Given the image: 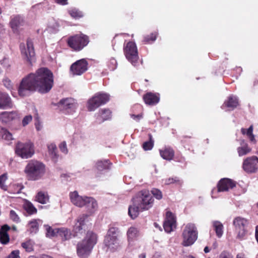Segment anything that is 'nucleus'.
Masks as SVG:
<instances>
[{
	"label": "nucleus",
	"mask_w": 258,
	"mask_h": 258,
	"mask_svg": "<svg viewBox=\"0 0 258 258\" xmlns=\"http://www.w3.org/2000/svg\"><path fill=\"white\" fill-rule=\"evenodd\" d=\"M53 85L52 73L46 68H41L35 73H31L22 80L18 88V93L22 97L35 91L46 93L51 89Z\"/></svg>",
	"instance_id": "obj_1"
},
{
	"label": "nucleus",
	"mask_w": 258,
	"mask_h": 258,
	"mask_svg": "<svg viewBox=\"0 0 258 258\" xmlns=\"http://www.w3.org/2000/svg\"><path fill=\"white\" fill-rule=\"evenodd\" d=\"M154 199L149 190L139 192L133 199V205L128 207V215L132 219L136 218L140 211L148 210L153 204Z\"/></svg>",
	"instance_id": "obj_2"
},
{
	"label": "nucleus",
	"mask_w": 258,
	"mask_h": 258,
	"mask_svg": "<svg viewBox=\"0 0 258 258\" xmlns=\"http://www.w3.org/2000/svg\"><path fill=\"white\" fill-rule=\"evenodd\" d=\"M96 242V235L92 232H88L86 237L77 244V252L78 256L81 258H87Z\"/></svg>",
	"instance_id": "obj_3"
},
{
	"label": "nucleus",
	"mask_w": 258,
	"mask_h": 258,
	"mask_svg": "<svg viewBox=\"0 0 258 258\" xmlns=\"http://www.w3.org/2000/svg\"><path fill=\"white\" fill-rule=\"evenodd\" d=\"M24 171L29 179L39 180L45 173V165L40 162L31 160L26 165Z\"/></svg>",
	"instance_id": "obj_4"
},
{
	"label": "nucleus",
	"mask_w": 258,
	"mask_h": 258,
	"mask_svg": "<svg viewBox=\"0 0 258 258\" xmlns=\"http://www.w3.org/2000/svg\"><path fill=\"white\" fill-rule=\"evenodd\" d=\"M118 234L119 230L117 228L111 227L109 229L104 240V244L107 251L114 252L120 248Z\"/></svg>",
	"instance_id": "obj_5"
},
{
	"label": "nucleus",
	"mask_w": 258,
	"mask_h": 258,
	"mask_svg": "<svg viewBox=\"0 0 258 258\" xmlns=\"http://www.w3.org/2000/svg\"><path fill=\"white\" fill-rule=\"evenodd\" d=\"M182 244L184 246H188L192 245L197 240L198 232L194 224L189 223L187 224L182 233Z\"/></svg>",
	"instance_id": "obj_6"
},
{
	"label": "nucleus",
	"mask_w": 258,
	"mask_h": 258,
	"mask_svg": "<svg viewBox=\"0 0 258 258\" xmlns=\"http://www.w3.org/2000/svg\"><path fill=\"white\" fill-rule=\"evenodd\" d=\"M20 48L23 59L30 64H32L35 60V53L32 40L28 39L26 46L22 43L20 45Z\"/></svg>",
	"instance_id": "obj_7"
},
{
	"label": "nucleus",
	"mask_w": 258,
	"mask_h": 258,
	"mask_svg": "<svg viewBox=\"0 0 258 258\" xmlns=\"http://www.w3.org/2000/svg\"><path fill=\"white\" fill-rule=\"evenodd\" d=\"M16 154L23 159L31 158L34 154L33 144L31 142H18L15 148Z\"/></svg>",
	"instance_id": "obj_8"
},
{
	"label": "nucleus",
	"mask_w": 258,
	"mask_h": 258,
	"mask_svg": "<svg viewBox=\"0 0 258 258\" xmlns=\"http://www.w3.org/2000/svg\"><path fill=\"white\" fill-rule=\"evenodd\" d=\"M109 99V96L105 93H97L88 101L89 111H94L101 105L105 104Z\"/></svg>",
	"instance_id": "obj_9"
},
{
	"label": "nucleus",
	"mask_w": 258,
	"mask_h": 258,
	"mask_svg": "<svg viewBox=\"0 0 258 258\" xmlns=\"http://www.w3.org/2000/svg\"><path fill=\"white\" fill-rule=\"evenodd\" d=\"M70 197L72 203L79 207H83L84 204L87 203L91 204L93 207L96 206L95 199L91 197L80 196L77 191L71 192Z\"/></svg>",
	"instance_id": "obj_10"
},
{
	"label": "nucleus",
	"mask_w": 258,
	"mask_h": 258,
	"mask_svg": "<svg viewBox=\"0 0 258 258\" xmlns=\"http://www.w3.org/2000/svg\"><path fill=\"white\" fill-rule=\"evenodd\" d=\"M89 42L88 36L84 35H77L71 37L68 40L69 46L76 50H80Z\"/></svg>",
	"instance_id": "obj_11"
},
{
	"label": "nucleus",
	"mask_w": 258,
	"mask_h": 258,
	"mask_svg": "<svg viewBox=\"0 0 258 258\" xmlns=\"http://www.w3.org/2000/svg\"><path fill=\"white\" fill-rule=\"evenodd\" d=\"M248 224V221L245 218L237 217L234 219L233 224L237 233L238 239H241L244 237L246 233L245 227Z\"/></svg>",
	"instance_id": "obj_12"
},
{
	"label": "nucleus",
	"mask_w": 258,
	"mask_h": 258,
	"mask_svg": "<svg viewBox=\"0 0 258 258\" xmlns=\"http://www.w3.org/2000/svg\"><path fill=\"white\" fill-rule=\"evenodd\" d=\"M124 53L128 61L135 65L134 63L139 58L136 44L133 42H128L124 48Z\"/></svg>",
	"instance_id": "obj_13"
},
{
	"label": "nucleus",
	"mask_w": 258,
	"mask_h": 258,
	"mask_svg": "<svg viewBox=\"0 0 258 258\" xmlns=\"http://www.w3.org/2000/svg\"><path fill=\"white\" fill-rule=\"evenodd\" d=\"M88 70V62L85 59L77 60L73 63L70 68L73 75L80 76Z\"/></svg>",
	"instance_id": "obj_14"
},
{
	"label": "nucleus",
	"mask_w": 258,
	"mask_h": 258,
	"mask_svg": "<svg viewBox=\"0 0 258 258\" xmlns=\"http://www.w3.org/2000/svg\"><path fill=\"white\" fill-rule=\"evenodd\" d=\"M258 158L256 156L248 157L244 160L242 168L247 173H254L257 170Z\"/></svg>",
	"instance_id": "obj_15"
},
{
	"label": "nucleus",
	"mask_w": 258,
	"mask_h": 258,
	"mask_svg": "<svg viewBox=\"0 0 258 258\" xmlns=\"http://www.w3.org/2000/svg\"><path fill=\"white\" fill-rule=\"evenodd\" d=\"M176 220L174 216L171 212H167L166 219L163 225L165 231L167 233H170L176 228Z\"/></svg>",
	"instance_id": "obj_16"
},
{
	"label": "nucleus",
	"mask_w": 258,
	"mask_h": 258,
	"mask_svg": "<svg viewBox=\"0 0 258 258\" xmlns=\"http://www.w3.org/2000/svg\"><path fill=\"white\" fill-rule=\"evenodd\" d=\"M127 241L128 246L132 247L135 245L137 238L139 235V231L135 227H131L127 231Z\"/></svg>",
	"instance_id": "obj_17"
},
{
	"label": "nucleus",
	"mask_w": 258,
	"mask_h": 258,
	"mask_svg": "<svg viewBox=\"0 0 258 258\" xmlns=\"http://www.w3.org/2000/svg\"><path fill=\"white\" fill-rule=\"evenodd\" d=\"M235 186L234 182L228 178H223L220 180L218 184V191H227Z\"/></svg>",
	"instance_id": "obj_18"
},
{
	"label": "nucleus",
	"mask_w": 258,
	"mask_h": 258,
	"mask_svg": "<svg viewBox=\"0 0 258 258\" xmlns=\"http://www.w3.org/2000/svg\"><path fill=\"white\" fill-rule=\"evenodd\" d=\"M18 117V113L16 111H4L0 113V120L5 123H9Z\"/></svg>",
	"instance_id": "obj_19"
},
{
	"label": "nucleus",
	"mask_w": 258,
	"mask_h": 258,
	"mask_svg": "<svg viewBox=\"0 0 258 258\" xmlns=\"http://www.w3.org/2000/svg\"><path fill=\"white\" fill-rule=\"evenodd\" d=\"M11 98L6 93L0 92V109H6L12 107Z\"/></svg>",
	"instance_id": "obj_20"
},
{
	"label": "nucleus",
	"mask_w": 258,
	"mask_h": 258,
	"mask_svg": "<svg viewBox=\"0 0 258 258\" xmlns=\"http://www.w3.org/2000/svg\"><path fill=\"white\" fill-rule=\"evenodd\" d=\"M58 106L63 109H71L74 110L76 108V103L73 99L68 98L60 100L58 103Z\"/></svg>",
	"instance_id": "obj_21"
},
{
	"label": "nucleus",
	"mask_w": 258,
	"mask_h": 258,
	"mask_svg": "<svg viewBox=\"0 0 258 258\" xmlns=\"http://www.w3.org/2000/svg\"><path fill=\"white\" fill-rule=\"evenodd\" d=\"M42 224V221L40 219H32L28 223V231L31 234H35L38 232L39 226Z\"/></svg>",
	"instance_id": "obj_22"
},
{
	"label": "nucleus",
	"mask_w": 258,
	"mask_h": 258,
	"mask_svg": "<svg viewBox=\"0 0 258 258\" xmlns=\"http://www.w3.org/2000/svg\"><path fill=\"white\" fill-rule=\"evenodd\" d=\"M10 229V227L7 224L3 225L1 228L0 242L3 244H7L10 241V237L8 232Z\"/></svg>",
	"instance_id": "obj_23"
},
{
	"label": "nucleus",
	"mask_w": 258,
	"mask_h": 258,
	"mask_svg": "<svg viewBox=\"0 0 258 258\" xmlns=\"http://www.w3.org/2000/svg\"><path fill=\"white\" fill-rule=\"evenodd\" d=\"M143 99L146 104L153 105L159 101V97L156 94L149 92L144 95Z\"/></svg>",
	"instance_id": "obj_24"
},
{
	"label": "nucleus",
	"mask_w": 258,
	"mask_h": 258,
	"mask_svg": "<svg viewBox=\"0 0 258 258\" xmlns=\"http://www.w3.org/2000/svg\"><path fill=\"white\" fill-rule=\"evenodd\" d=\"M11 28L14 31H16L18 29L24 24L23 18L18 15L12 18L10 22Z\"/></svg>",
	"instance_id": "obj_25"
},
{
	"label": "nucleus",
	"mask_w": 258,
	"mask_h": 258,
	"mask_svg": "<svg viewBox=\"0 0 258 258\" xmlns=\"http://www.w3.org/2000/svg\"><path fill=\"white\" fill-rule=\"evenodd\" d=\"M35 200L41 204H46L49 201V197L47 192L39 191L35 196Z\"/></svg>",
	"instance_id": "obj_26"
},
{
	"label": "nucleus",
	"mask_w": 258,
	"mask_h": 258,
	"mask_svg": "<svg viewBox=\"0 0 258 258\" xmlns=\"http://www.w3.org/2000/svg\"><path fill=\"white\" fill-rule=\"evenodd\" d=\"M0 136L9 144L14 139L12 134L7 129L4 127L0 128Z\"/></svg>",
	"instance_id": "obj_27"
},
{
	"label": "nucleus",
	"mask_w": 258,
	"mask_h": 258,
	"mask_svg": "<svg viewBox=\"0 0 258 258\" xmlns=\"http://www.w3.org/2000/svg\"><path fill=\"white\" fill-rule=\"evenodd\" d=\"M161 156L165 160H171L172 159L174 152L172 149L166 148L163 150H160Z\"/></svg>",
	"instance_id": "obj_28"
},
{
	"label": "nucleus",
	"mask_w": 258,
	"mask_h": 258,
	"mask_svg": "<svg viewBox=\"0 0 258 258\" xmlns=\"http://www.w3.org/2000/svg\"><path fill=\"white\" fill-rule=\"evenodd\" d=\"M100 112V116L97 118L98 122L99 123L109 119L111 117V112L108 109H102Z\"/></svg>",
	"instance_id": "obj_29"
},
{
	"label": "nucleus",
	"mask_w": 258,
	"mask_h": 258,
	"mask_svg": "<svg viewBox=\"0 0 258 258\" xmlns=\"http://www.w3.org/2000/svg\"><path fill=\"white\" fill-rule=\"evenodd\" d=\"M57 236H60L63 240H67L71 238V234L67 228H57Z\"/></svg>",
	"instance_id": "obj_30"
},
{
	"label": "nucleus",
	"mask_w": 258,
	"mask_h": 258,
	"mask_svg": "<svg viewBox=\"0 0 258 258\" xmlns=\"http://www.w3.org/2000/svg\"><path fill=\"white\" fill-rule=\"evenodd\" d=\"M23 208L30 215L36 214L37 212V209L34 206L33 204L28 201H26L24 202Z\"/></svg>",
	"instance_id": "obj_31"
},
{
	"label": "nucleus",
	"mask_w": 258,
	"mask_h": 258,
	"mask_svg": "<svg viewBox=\"0 0 258 258\" xmlns=\"http://www.w3.org/2000/svg\"><path fill=\"white\" fill-rule=\"evenodd\" d=\"M213 226L216 232V235L218 237H221L223 233V225L219 221H214L213 222Z\"/></svg>",
	"instance_id": "obj_32"
},
{
	"label": "nucleus",
	"mask_w": 258,
	"mask_h": 258,
	"mask_svg": "<svg viewBox=\"0 0 258 258\" xmlns=\"http://www.w3.org/2000/svg\"><path fill=\"white\" fill-rule=\"evenodd\" d=\"M111 163L108 160H98L96 163V167L99 171L108 169Z\"/></svg>",
	"instance_id": "obj_33"
},
{
	"label": "nucleus",
	"mask_w": 258,
	"mask_h": 258,
	"mask_svg": "<svg viewBox=\"0 0 258 258\" xmlns=\"http://www.w3.org/2000/svg\"><path fill=\"white\" fill-rule=\"evenodd\" d=\"M47 148L48 153L50 157L53 160L56 161L58 156L57 154L56 153L57 148L56 145L52 143L49 145H48Z\"/></svg>",
	"instance_id": "obj_34"
},
{
	"label": "nucleus",
	"mask_w": 258,
	"mask_h": 258,
	"mask_svg": "<svg viewBox=\"0 0 258 258\" xmlns=\"http://www.w3.org/2000/svg\"><path fill=\"white\" fill-rule=\"evenodd\" d=\"M59 27L58 22L53 20L49 22L47 30L49 32L54 33L58 31Z\"/></svg>",
	"instance_id": "obj_35"
},
{
	"label": "nucleus",
	"mask_w": 258,
	"mask_h": 258,
	"mask_svg": "<svg viewBox=\"0 0 258 258\" xmlns=\"http://www.w3.org/2000/svg\"><path fill=\"white\" fill-rule=\"evenodd\" d=\"M238 99L235 96H230L228 100L225 102L227 107L234 109L238 105Z\"/></svg>",
	"instance_id": "obj_36"
},
{
	"label": "nucleus",
	"mask_w": 258,
	"mask_h": 258,
	"mask_svg": "<svg viewBox=\"0 0 258 258\" xmlns=\"http://www.w3.org/2000/svg\"><path fill=\"white\" fill-rule=\"evenodd\" d=\"M86 217H87V215H83L78 220L77 222L76 223L74 227V230L75 231V233H77L82 230V226Z\"/></svg>",
	"instance_id": "obj_37"
},
{
	"label": "nucleus",
	"mask_w": 258,
	"mask_h": 258,
	"mask_svg": "<svg viewBox=\"0 0 258 258\" xmlns=\"http://www.w3.org/2000/svg\"><path fill=\"white\" fill-rule=\"evenodd\" d=\"M251 151V149L248 147L247 144H245L243 146L237 148V152L239 156H242L249 153Z\"/></svg>",
	"instance_id": "obj_38"
},
{
	"label": "nucleus",
	"mask_w": 258,
	"mask_h": 258,
	"mask_svg": "<svg viewBox=\"0 0 258 258\" xmlns=\"http://www.w3.org/2000/svg\"><path fill=\"white\" fill-rule=\"evenodd\" d=\"M45 227L46 230V235L47 237L50 238L57 236V228L52 229L48 225H45Z\"/></svg>",
	"instance_id": "obj_39"
},
{
	"label": "nucleus",
	"mask_w": 258,
	"mask_h": 258,
	"mask_svg": "<svg viewBox=\"0 0 258 258\" xmlns=\"http://www.w3.org/2000/svg\"><path fill=\"white\" fill-rule=\"evenodd\" d=\"M150 141L145 142L143 145L144 149L146 151L152 149L153 147V141L152 139V136L149 135Z\"/></svg>",
	"instance_id": "obj_40"
},
{
	"label": "nucleus",
	"mask_w": 258,
	"mask_h": 258,
	"mask_svg": "<svg viewBox=\"0 0 258 258\" xmlns=\"http://www.w3.org/2000/svg\"><path fill=\"white\" fill-rule=\"evenodd\" d=\"M10 219L14 222L18 223L20 222L21 220L18 215L14 210H11L10 212Z\"/></svg>",
	"instance_id": "obj_41"
},
{
	"label": "nucleus",
	"mask_w": 258,
	"mask_h": 258,
	"mask_svg": "<svg viewBox=\"0 0 258 258\" xmlns=\"http://www.w3.org/2000/svg\"><path fill=\"white\" fill-rule=\"evenodd\" d=\"M71 16L75 18H78L82 17L83 15L81 12L77 9H74L70 11Z\"/></svg>",
	"instance_id": "obj_42"
},
{
	"label": "nucleus",
	"mask_w": 258,
	"mask_h": 258,
	"mask_svg": "<svg viewBox=\"0 0 258 258\" xmlns=\"http://www.w3.org/2000/svg\"><path fill=\"white\" fill-rule=\"evenodd\" d=\"M6 174H4L0 176V187L4 190H7V186L5 184V182L7 180Z\"/></svg>",
	"instance_id": "obj_43"
},
{
	"label": "nucleus",
	"mask_w": 258,
	"mask_h": 258,
	"mask_svg": "<svg viewBox=\"0 0 258 258\" xmlns=\"http://www.w3.org/2000/svg\"><path fill=\"white\" fill-rule=\"evenodd\" d=\"M153 195L158 200H160L162 198V192L157 188H153L151 190Z\"/></svg>",
	"instance_id": "obj_44"
},
{
	"label": "nucleus",
	"mask_w": 258,
	"mask_h": 258,
	"mask_svg": "<svg viewBox=\"0 0 258 258\" xmlns=\"http://www.w3.org/2000/svg\"><path fill=\"white\" fill-rule=\"evenodd\" d=\"M95 203L96 204V206L94 207H93L92 206V204H90V203L89 204H88L87 203L85 204L84 206H85L86 207V208L87 209V210L90 213H93L97 208V204L95 200Z\"/></svg>",
	"instance_id": "obj_45"
},
{
	"label": "nucleus",
	"mask_w": 258,
	"mask_h": 258,
	"mask_svg": "<svg viewBox=\"0 0 258 258\" xmlns=\"http://www.w3.org/2000/svg\"><path fill=\"white\" fill-rule=\"evenodd\" d=\"M32 117L31 115H27L24 117L22 120V125L25 126L32 121Z\"/></svg>",
	"instance_id": "obj_46"
},
{
	"label": "nucleus",
	"mask_w": 258,
	"mask_h": 258,
	"mask_svg": "<svg viewBox=\"0 0 258 258\" xmlns=\"http://www.w3.org/2000/svg\"><path fill=\"white\" fill-rule=\"evenodd\" d=\"M3 83L4 86L8 89L10 90L12 88V85L11 83V81L10 79L7 78H6L3 79Z\"/></svg>",
	"instance_id": "obj_47"
},
{
	"label": "nucleus",
	"mask_w": 258,
	"mask_h": 258,
	"mask_svg": "<svg viewBox=\"0 0 258 258\" xmlns=\"http://www.w3.org/2000/svg\"><path fill=\"white\" fill-rule=\"evenodd\" d=\"M59 149L60 151L65 154L68 153V150L67 147V144L65 142L61 143L59 145Z\"/></svg>",
	"instance_id": "obj_48"
},
{
	"label": "nucleus",
	"mask_w": 258,
	"mask_h": 258,
	"mask_svg": "<svg viewBox=\"0 0 258 258\" xmlns=\"http://www.w3.org/2000/svg\"><path fill=\"white\" fill-rule=\"evenodd\" d=\"M20 252L18 250H14L11 252L9 254V258H21L20 255Z\"/></svg>",
	"instance_id": "obj_49"
},
{
	"label": "nucleus",
	"mask_w": 258,
	"mask_h": 258,
	"mask_svg": "<svg viewBox=\"0 0 258 258\" xmlns=\"http://www.w3.org/2000/svg\"><path fill=\"white\" fill-rule=\"evenodd\" d=\"M131 116L133 119L137 121H139L140 120L143 118V114L142 113L138 115L131 114Z\"/></svg>",
	"instance_id": "obj_50"
},
{
	"label": "nucleus",
	"mask_w": 258,
	"mask_h": 258,
	"mask_svg": "<svg viewBox=\"0 0 258 258\" xmlns=\"http://www.w3.org/2000/svg\"><path fill=\"white\" fill-rule=\"evenodd\" d=\"M178 181V179L177 177L175 178H169L166 179L165 183L166 184H170L171 183H173L175 182Z\"/></svg>",
	"instance_id": "obj_51"
},
{
	"label": "nucleus",
	"mask_w": 258,
	"mask_h": 258,
	"mask_svg": "<svg viewBox=\"0 0 258 258\" xmlns=\"http://www.w3.org/2000/svg\"><path fill=\"white\" fill-rule=\"evenodd\" d=\"M219 258H233L232 255L228 252L226 251L222 252Z\"/></svg>",
	"instance_id": "obj_52"
},
{
	"label": "nucleus",
	"mask_w": 258,
	"mask_h": 258,
	"mask_svg": "<svg viewBox=\"0 0 258 258\" xmlns=\"http://www.w3.org/2000/svg\"><path fill=\"white\" fill-rule=\"evenodd\" d=\"M22 246L26 249L27 251H30L31 250V247L30 244L28 242H24L22 243Z\"/></svg>",
	"instance_id": "obj_53"
},
{
	"label": "nucleus",
	"mask_w": 258,
	"mask_h": 258,
	"mask_svg": "<svg viewBox=\"0 0 258 258\" xmlns=\"http://www.w3.org/2000/svg\"><path fill=\"white\" fill-rule=\"evenodd\" d=\"M156 36L155 35L152 34L151 37L149 38V36L145 37V39L146 42H149L150 40L154 41L156 40Z\"/></svg>",
	"instance_id": "obj_54"
},
{
	"label": "nucleus",
	"mask_w": 258,
	"mask_h": 258,
	"mask_svg": "<svg viewBox=\"0 0 258 258\" xmlns=\"http://www.w3.org/2000/svg\"><path fill=\"white\" fill-rule=\"evenodd\" d=\"M252 132H253V125H251L249 126V127L247 129V130L246 131V134L247 136H250V135L253 134Z\"/></svg>",
	"instance_id": "obj_55"
},
{
	"label": "nucleus",
	"mask_w": 258,
	"mask_h": 258,
	"mask_svg": "<svg viewBox=\"0 0 258 258\" xmlns=\"http://www.w3.org/2000/svg\"><path fill=\"white\" fill-rule=\"evenodd\" d=\"M55 2L61 5H66L68 4V0H55Z\"/></svg>",
	"instance_id": "obj_56"
},
{
	"label": "nucleus",
	"mask_w": 258,
	"mask_h": 258,
	"mask_svg": "<svg viewBox=\"0 0 258 258\" xmlns=\"http://www.w3.org/2000/svg\"><path fill=\"white\" fill-rule=\"evenodd\" d=\"M248 138L249 139L250 141L252 142H255V140L254 138V136L253 134L251 135L250 136H247Z\"/></svg>",
	"instance_id": "obj_57"
},
{
	"label": "nucleus",
	"mask_w": 258,
	"mask_h": 258,
	"mask_svg": "<svg viewBox=\"0 0 258 258\" xmlns=\"http://www.w3.org/2000/svg\"><path fill=\"white\" fill-rule=\"evenodd\" d=\"M40 258H53L51 256L46 255V254H42L41 255Z\"/></svg>",
	"instance_id": "obj_58"
},
{
	"label": "nucleus",
	"mask_w": 258,
	"mask_h": 258,
	"mask_svg": "<svg viewBox=\"0 0 258 258\" xmlns=\"http://www.w3.org/2000/svg\"><path fill=\"white\" fill-rule=\"evenodd\" d=\"M236 258H245L244 255L242 253H239L237 255Z\"/></svg>",
	"instance_id": "obj_59"
},
{
	"label": "nucleus",
	"mask_w": 258,
	"mask_h": 258,
	"mask_svg": "<svg viewBox=\"0 0 258 258\" xmlns=\"http://www.w3.org/2000/svg\"><path fill=\"white\" fill-rule=\"evenodd\" d=\"M204 250L205 253H208L210 251V249L208 246H206Z\"/></svg>",
	"instance_id": "obj_60"
},
{
	"label": "nucleus",
	"mask_w": 258,
	"mask_h": 258,
	"mask_svg": "<svg viewBox=\"0 0 258 258\" xmlns=\"http://www.w3.org/2000/svg\"><path fill=\"white\" fill-rule=\"evenodd\" d=\"M139 256L140 258H146V254L144 253H142Z\"/></svg>",
	"instance_id": "obj_61"
},
{
	"label": "nucleus",
	"mask_w": 258,
	"mask_h": 258,
	"mask_svg": "<svg viewBox=\"0 0 258 258\" xmlns=\"http://www.w3.org/2000/svg\"><path fill=\"white\" fill-rule=\"evenodd\" d=\"M241 133L242 134L244 135V134H246V131L245 129L242 128H241Z\"/></svg>",
	"instance_id": "obj_62"
},
{
	"label": "nucleus",
	"mask_w": 258,
	"mask_h": 258,
	"mask_svg": "<svg viewBox=\"0 0 258 258\" xmlns=\"http://www.w3.org/2000/svg\"><path fill=\"white\" fill-rule=\"evenodd\" d=\"M4 29L3 26L0 24V34L3 32Z\"/></svg>",
	"instance_id": "obj_63"
},
{
	"label": "nucleus",
	"mask_w": 258,
	"mask_h": 258,
	"mask_svg": "<svg viewBox=\"0 0 258 258\" xmlns=\"http://www.w3.org/2000/svg\"><path fill=\"white\" fill-rule=\"evenodd\" d=\"M12 230L13 231H17V227L16 226H12Z\"/></svg>",
	"instance_id": "obj_64"
}]
</instances>
